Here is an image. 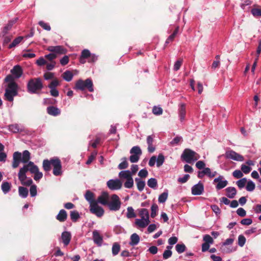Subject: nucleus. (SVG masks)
Returning a JSON list of instances; mask_svg holds the SVG:
<instances>
[{
	"label": "nucleus",
	"mask_w": 261,
	"mask_h": 261,
	"mask_svg": "<svg viewBox=\"0 0 261 261\" xmlns=\"http://www.w3.org/2000/svg\"><path fill=\"white\" fill-rule=\"evenodd\" d=\"M98 202L108 206L111 211H117L121 206V201L119 197L116 194L111 196L107 192H103L98 197Z\"/></svg>",
	"instance_id": "1"
},
{
	"label": "nucleus",
	"mask_w": 261,
	"mask_h": 261,
	"mask_svg": "<svg viewBox=\"0 0 261 261\" xmlns=\"http://www.w3.org/2000/svg\"><path fill=\"white\" fill-rule=\"evenodd\" d=\"M51 166L53 167V173L54 175L60 176L62 174L61 162L58 158H55L50 160H43L42 166L45 171H49L51 169Z\"/></svg>",
	"instance_id": "2"
},
{
	"label": "nucleus",
	"mask_w": 261,
	"mask_h": 261,
	"mask_svg": "<svg viewBox=\"0 0 261 261\" xmlns=\"http://www.w3.org/2000/svg\"><path fill=\"white\" fill-rule=\"evenodd\" d=\"M17 93L18 85L17 84L12 83L8 84L4 94L5 99L9 101H13L14 97L16 96Z\"/></svg>",
	"instance_id": "3"
},
{
	"label": "nucleus",
	"mask_w": 261,
	"mask_h": 261,
	"mask_svg": "<svg viewBox=\"0 0 261 261\" xmlns=\"http://www.w3.org/2000/svg\"><path fill=\"white\" fill-rule=\"evenodd\" d=\"M181 158L188 163H192L200 158V155L190 149H185L181 154Z\"/></svg>",
	"instance_id": "4"
},
{
	"label": "nucleus",
	"mask_w": 261,
	"mask_h": 261,
	"mask_svg": "<svg viewBox=\"0 0 261 261\" xmlns=\"http://www.w3.org/2000/svg\"><path fill=\"white\" fill-rule=\"evenodd\" d=\"M133 175L129 170H123L119 173V177L121 180L125 179L124 186L126 188L130 189L134 186Z\"/></svg>",
	"instance_id": "5"
},
{
	"label": "nucleus",
	"mask_w": 261,
	"mask_h": 261,
	"mask_svg": "<svg viewBox=\"0 0 261 261\" xmlns=\"http://www.w3.org/2000/svg\"><path fill=\"white\" fill-rule=\"evenodd\" d=\"M43 87L42 81L40 78L31 79L27 85L28 90L30 93H35Z\"/></svg>",
	"instance_id": "6"
},
{
	"label": "nucleus",
	"mask_w": 261,
	"mask_h": 261,
	"mask_svg": "<svg viewBox=\"0 0 261 261\" xmlns=\"http://www.w3.org/2000/svg\"><path fill=\"white\" fill-rule=\"evenodd\" d=\"M74 89L81 91L88 89L90 92H92L93 91L92 81L90 79H87L85 81L79 80L75 83Z\"/></svg>",
	"instance_id": "7"
},
{
	"label": "nucleus",
	"mask_w": 261,
	"mask_h": 261,
	"mask_svg": "<svg viewBox=\"0 0 261 261\" xmlns=\"http://www.w3.org/2000/svg\"><path fill=\"white\" fill-rule=\"evenodd\" d=\"M224 155L226 159H231L236 161L242 162L244 160V157L242 155L232 150L227 151Z\"/></svg>",
	"instance_id": "8"
},
{
	"label": "nucleus",
	"mask_w": 261,
	"mask_h": 261,
	"mask_svg": "<svg viewBox=\"0 0 261 261\" xmlns=\"http://www.w3.org/2000/svg\"><path fill=\"white\" fill-rule=\"evenodd\" d=\"M108 187L111 190H118L122 186V183L120 179H110L107 182Z\"/></svg>",
	"instance_id": "9"
},
{
	"label": "nucleus",
	"mask_w": 261,
	"mask_h": 261,
	"mask_svg": "<svg viewBox=\"0 0 261 261\" xmlns=\"http://www.w3.org/2000/svg\"><path fill=\"white\" fill-rule=\"evenodd\" d=\"M99 202H97L92 204L90 205V211L91 213L95 215L98 217H101L104 214L103 209L98 205Z\"/></svg>",
	"instance_id": "10"
},
{
	"label": "nucleus",
	"mask_w": 261,
	"mask_h": 261,
	"mask_svg": "<svg viewBox=\"0 0 261 261\" xmlns=\"http://www.w3.org/2000/svg\"><path fill=\"white\" fill-rule=\"evenodd\" d=\"M214 183H217L216 188L217 190H220L225 187L227 184V180L224 179V177L222 175H219L218 177L214 180Z\"/></svg>",
	"instance_id": "11"
},
{
	"label": "nucleus",
	"mask_w": 261,
	"mask_h": 261,
	"mask_svg": "<svg viewBox=\"0 0 261 261\" xmlns=\"http://www.w3.org/2000/svg\"><path fill=\"white\" fill-rule=\"evenodd\" d=\"M92 239L94 243L97 246H101L103 243V237L97 230H94L92 232Z\"/></svg>",
	"instance_id": "12"
},
{
	"label": "nucleus",
	"mask_w": 261,
	"mask_h": 261,
	"mask_svg": "<svg viewBox=\"0 0 261 261\" xmlns=\"http://www.w3.org/2000/svg\"><path fill=\"white\" fill-rule=\"evenodd\" d=\"M203 191V185L200 182L192 188V194L194 195H200L202 194Z\"/></svg>",
	"instance_id": "13"
},
{
	"label": "nucleus",
	"mask_w": 261,
	"mask_h": 261,
	"mask_svg": "<svg viewBox=\"0 0 261 261\" xmlns=\"http://www.w3.org/2000/svg\"><path fill=\"white\" fill-rule=\"evenodd\" d=\"M47 50L50 52L59 54H64L66 53L67 50L62 46H50L48 47Z\"/></svg>",
	"instance_id": "14"
},
{
	"label": "nucleus",
	"mask_w": 261,
	"mask_h": 261,
	"mask_svg": "<svg viewBox=\"0 0 261 261\" xmlns=\"http://www.w3.org/2000/svg\"><path fill=\"white\" fill-rule=\"evenodd\" d=\"M234 241V239L232 238H229L226 240V241L223 243V245L221 248V249L223 252L224 253H230L234 251L232 249L227 248L226 245H231Z\"/></svg>",
	"instance_id": "15"
},
{
	"label": "nucleus",
	"mask_w": 261,
	"mask_h": 261,
	"mask_svg": "<svg viewBox=\"0 0 261 261\" xmlns=\"http://www.w3.org/2000/svg\"><path fill=\"white\" fill-rule=\"evenodd\" d=\"M23 167L27 171H29L32 174L35 173L39 170L38 167L31 161L29 162L28 163Z\"/></svg>",
	"instance_id": "16"
},
{
	"label": "nucleus",
	"mask_w": 261,
	"mask_h": 261,
	"mask_svg": "<svg viewBox=\"0 0 261 261\" xmlns=\"http://www.w3.org/2000/svg\"><path fill=\"white\" fill-rule=\"evenodd\" d=\"M11 72L15 78H19L22 74V70L20 66L16 65L11 70Z\"/></svg>",
	"instance_id": "17"
},
{
	"label": "nucleus",
	"mask_w": 261,
	"mask_h": 261,
	"mask_svg": "<svg viewBox=\"0 0 261 261\" xmlns=\"http://www.w3.org/2000/svg\"><path fill=\"white\" fill-rule=\"evenodd\" d=\"M85 197L89 202L90 205L97 202V200H95L94 199V194L90 191H87L85 195Z\"/></svg>",
	"instance_id": "18"
},
{
	"label": "nucleus",
	"mask_w": 261,
	"mask_h": 261,
	"mask_svg": "<svg viewBox=\"0 0 261 261\" xmlns=\"http://www.w3.org/2000/svg\"><path fill=\"white\" fill-rule=\"evenodd\" d=\"M71 234L68 231H64L61 235V239L65 246H67L70 243L71 240Z\"/></svg>",
	"instance_id": "19"
},
{
	"label": "nucleus",
	"mask_w": 261,
	"mask_h": 261,
	"mask_svg": "<svg viewBox=\"0 0 261 261\" xmlns=\"http://www.w3.org/2000/svg\"><path fill=\"white\" fill-rule=\"evenodd\" d=\"M150 223L149 220H146L145 219H136L135 220V224L139 227L145 228Z\"/></svg>",
	"instance_id": "20"
},
{
	"label": "nucleus",
	"mask_w": 261,
	"mask_h": 261,
	"mask_svg": "<svg viewBox=\"0 0 261 261\" xmlns=\"http://www.w3.org/2000/svg\"><path fill=\"white\" fill-rule=\"evenodd\" d=\"M67 218V214L66 212L63 209L60 210L59 214L56 216V219L61 222L65 221Z\"/></svg>",
	"instance_id": "21"
},
{
	"label": "nucleus",
	"mask_w": 261,
	"mask_h": 261,
	"mask_svg": "<svg viewBox=\"0 0 261 261\" xmlns=\"http://www.w3.org/2000/svg\"><path fill=\"white\" fill-rule=\"evenodd\" d=\"M90 52L88 49H84L80 59V62L82 64H84L86 63V59L89 58V56H90Z\"/></svg>",
	"instance_id": "22"
},
{
	"label": "nucleus",
	"mask_w": 261,
	"mask_h": 261,
	"mask_svg": "<svg viewBox=\"0 0 261 261\" xmlns=\"http://www.w3.org/2000/svg\"><path fill=\"white\" fill-rule=\"evenodd\" d=\"M16 21L17 18H15L14 19L10 21L8 23L4 28L2 31V34L4 35V36L5 35H7L8 31L11 29L13 25L16 22Z\"/></svg>",
	"instance_id": "23"
},
{
	"label": "nucleus",
	"mask_w": 261,
	"mask_h": 261,
	"mask_svg": "<svg viewBox=\"0 0 261 261\" xmlns=\"http://www.w3.org/2000/svg\"><path fill=\"white\" fill-rule=\"evenodd\" d=\"M26 171L25 169L23 167L21 168L19 170V172L18 173V178L21 182V184H22V182L27 179L28 178L26 176Z\"/></svg>",
	"instance_id": "24"
},
{
	"label": "nucleus",
	"mask_w": 261,
	"mask_h": 261,
	"mask_svg": "<svg viewBox=\"0 0 261 261\" xmlns=\"http://www.w3.org/2000/svg\"><path fill=\"white\" fill-rule=\"evenodd\" d=\"M226 195L229 198H233L237 194V190L234 187H228L226 189Z\"/></svg>",
	"instance_id": "25"
},
{
	"label": "nucleus",
	"mask_w": 261,
	"mask_h": 261,
	"mask_svg": "<svg viewBox=\"0 0 261 261\" xmlns=\"http://www.w3.org/2000/svg\"><path fill=\"white\" fill-rule=\"evenodd\" d=\"M140 241L139 236L136 233L132 234L130 236V241L129 245L131 246H135L137 245Z\"/></svg>",
	"instance_id": "26"
},
{
	"label": "nucleus",
	"mask_w": 261,
	"mask_h": 261,
	"mask_svg": "<svg viewBox=\"0 0 261 261\" xmlns=\"http://www.w3.org/2000/svg\"><path fill=\"white\" fill-rule=\"evenodd\" d=\"M47 113L53 116H57L60 114V110L54 107H49L47 109Z\"/></svg>",
	"instance_id": "27"
},
{
	"label": "nucleus",
	"mask_w": 261,
	"mask_h": 261,
	"mask_svg": "<svg viewBox=\"0 0 261 261\" xmlns=\"http://www.w3.org/2000/svg\"><path fill=\"white\" fill-rule=\"evenodd\" d=\"M186 107L184 104H181L180 108L179 109V117L181 121H182L185 120V116H186Z\"/></svg>",
	"instance_id": "28"
},
{
	"label": "nucleus",
	"mask_w": 261,
	"mask_h": 261,
	"mask_svg": "<svg viewBox=\"0 0 261 261\" xmlns=\"http://www.w3.org/2000/svg\"><path fill=\"white\" fill-rule=\"evenodd\" d=\"M135 181L136 182L138 190L140 192L144 190L145 186V181L142 180L140 178H136Z\"/></svg>",
	"instance_id": "29"
},
{
	"label": "nucleus",
	"mask_w": 261,
	"mask_h": 261,
	"mask_svg": "<svg viewBox=\"0 0 261 261\" xmlns=\"http://www.w3.org/2000/svg\"><path fill=\"white\" fill-rule=\"evenodd\" d=\"M1 188L3 192L6 194L10 191L11 184L8 181H4L1 185Z\"/></svg>",
	"instance_id": "30"
},
{
	"label": "nucleus",
	"mask_w": 261,
	"mask_h": 261,
	"mask_svg": "<svg viewBox=\"0 0 261 261\" xmlns=\"http://www.w3.org/2000/svg\"><path fill=\"white\" fill-rule=\"evenodd\" d=\"M139 215L141 219L149 220V212L146 208H141L139 210Z\"/></svg>",
	"instance_id": "31"
},
{
	"label": "nucleus",
	"mask_w": 261,
	"mask_h": 261,
	"mask_svg": "<svg viewBox=\"0 0 261 261\" xmlns=\"http://www.w3.org/2000/svg\"><path fill=\"white\" fill-rule=\"evenodd\" d=\"M19 195L22 198H26L28 195V190L26 188L19 187L18 188Z\"/></svg>",
	"instance_id": "32"
},
{
	"label": "nucleus",
	"mask_w": 261,
	"mask_h": 261,
	"mask_svg": "<svg viewBox=\"0 0 261 261\" xmlns=\"http://www.w3.org/2000/svg\"><path fill=\"white\" fill-rule=\"evenodd\" d=\"M120 250V245L117 242L113 243L112 248V254L115 256L118 254Z\"/></svg>",
	"instance_id": "33"
},
{
	"label": "nucleus",
	"mask_w": 261,
	"mask_h": 261,
	"mask_svg": "<svg viewBox=\"0 0 261 261\" xmlns=\"http://www.w3.org/2000/svg\"><path fill=\"white\" fill-rule=\"evenodd\" d=\"M8 129L10 132L13 133H17L19 131L21 130L19 125L17 124H13L9 125L8 126Z\"/></svg>",
	"instance_id": "34"
},
{
	"label": "nucleus",
	"mask_w": 261,
	"mask_h": 261,
	"mask_svg": "<svg viewBox=\"0 0 261 261\" xmlns=\"http://www.w3.org/2000/svg\"><path fill=\"white\" fill-rule=\"evenodd\" d=\"M73 75L72 73L68 70L66 71L62 74L63 78L67 82H70L72 80Z\"/></svg>",
	"instance_id": "35"
},
{
	"label": "nucleus",
	"mask_w": 261,
	"mask_h": 261,
	"mask_svg": "<svg viewBox=\"0 0 261 261\" xmlns=\"http://www.w3.org/2000/svg\"><path fill=\"white\" fill-rule=\"evenodd\" d=\"M30 159V153L28 150H24L22 153L21 161L23 163H27Z\"/></svg>",
	"instance_id": "36"
},
{
	"label": "nucleus",
	"mask_w": 261,
	"mask_h": 261,
	"mask_svg": "<svg viewBox=\"0 0 261 261\" xmlns=\"http://www.w3.org/2000/svg\"><path fill=\"white\" fill-rule=\"evenodd\" d=\"M203 170L204 172L205 175H207L208 177L211 178L215 176L217 174V172L216 171L212 172L211 169L207 167H205Z\"/></svg>",
	"instance_id": "37"
},
{
	"label": "nucleus",
	"mask_w": 261,
	"mask_h": 261,
	"mask_svg": "<svg viewBox=\"0 0 261 261\" xmlns=\"http://www.w3.org/2000/svg\"><path fill=\"white\" fill-rule=\"evenodd\" d=\"M126 217L127 218H132L136 217V215L134 212V210L131 206H129L127 208Z\"/></svg>",
	"instance_id": "38"
},
{
	"label": "nucleus",
	"mask_w": 261,
	"mask_h": 261,
	"mask_svg": "<svg viewBox=\"0 0 261 261\" xmlns=\"http://www.w3.org/2000/svg\"><path fill=\"white\" fill-rule=\"evenodd\" d=\"M23 37L22 36L18 37L17 38H15L12 42V43H11L9 46V48H11L12 47H14L19 44L21 41L23 40Z\"/></svg>",
	"instance_id": "39"
},
{
	"label": "nucleus",
	"mask_w": 261,
	"mask_h": 261,
	"mask_svg": "<svg viewBox=\"0 0 261 261\" xmlns=\"http://www.w3.org/2000/svg\"><path fill=\"white\" fill-rule=\"evenodd\" d=\"M131 154H136L140 156L142 154V150L140 147L138 146H134L130 150Z\"/></svg>",
	"instance_id": "40"
},
{
	"label": "nucleus",
	"mask_w": 261,
	"mask_h": 261,
	"mask_svg": "<svg viewBox=\"0 0 261 261\" xmlns=\"http://www.w3.org/2000/svg\"><path fill=\"white\" fill-rule=\"evenodd\" d=\"M147 185L151 188H155L157 186V181L154 178H151L147 181Z\"/></svg>",
	"instance_id": "41"
},
{
	"label": "nucleus",
	"mask_w": 261,
	"mask_h": 261,
	"mask_svg": "<svg viewBox=\"0 0 261 261\" xmlns=\"http://www.w3.org/2000/svg\"><path fill=\"white\" fill-rule=\"evenodd\" d=\"M70 215L71 219L74 222L76 221L77 220L80 218V215L78 212L76 211H71Z\"/></svg>",
	"instance_id": "42"
},
{
	"label": "nucleus",
	"mask_w": 261,
	"mask_h": 261,
	"mask_svg": "<svg viewBox=\"0 0 261 261\" xmlns=\"http://www.w3.org/2000/svg\"><path fill=\"white\" fill-rule=\"evenodd\" d=\"M165 161V158L162 154H160L156 158V166L159 167L163 165Z\"/></svg>",
	"instance_id": "43"
},
{
	"label": "nucleus",
	"mask_w": 261,
	"mask_h": 261,
	"mask_svg": "<svg viewBox=\"0 0 261 261\" xmlns=\"http://www.w3.org/2000/svg\"><path fill=\"white\" fill-rule=\"evenodd\" d=\"M151 217L154 218L158 211V206L156 204H153L151 207Z\"/></svg>",
	"instance_id": "44"
},
{
	"label": "nucleus",
	"mask_w": 261,
	"mask_h": 261,
	"mask_svg": "<svg viewBox=\"0 0 261 261\" xmlns=\"http://www.w3.org/2000/svg\"><path fill=\"white\" fill-rule=\"evenodd\" d=\"M168 192H165L162 193L159 197V202L160 203L165 202L168 198Z\"/></svg>",
	"instance_id": "45"
},
{
	"label": "nucleus",
	"mask_w": 261,
	"mask_h": 261,
	"mask_svg": "<svg viewBox=\"0 0 261 261\" xmlns=\"http://www.w3.org/2000/svg\"><path fill=\"white\" fill-rule=\"evenodd\" d=\"M247 183V179L243 178L237 181V185L240 189H242Z\"/></svg>",
	"instance_id": "46"
},
{
	"label": "nucleus",
	"mask_w": 261,
	"mask_h": 261,
	"mask_svg": "<svg viewBox=\"0 0 261 261\" xmlns=\"http://www.w3.org/2000/svg\"><path fill=\"white\" fill-rule=\"evenodd\" d=\"M255 187V185L253 181L249 180L247 183L246 188L248 191L251 192L254 190Z\"/></svg>",
	"instance_id": "47"
},
{
	"label": "nucleus",
	"mask_w": 261,
	"mask_h": 261,
	"mask_svg": "<svg viewBox=\"0 0 261 261\" xmlns=\"http://www.w3.org/2000/svg\"><path fill=\"white\" fill-rule=\"evenodd\" d=\"M175 249L178 253H181L185 251L186 246L184 244H178L176 245Z\"/></svg>",
	"instance_id": "48"
},
{
	"label": "nucleus",
	"mask_w": 261,
	"mask_h": 261,
	"mask_svg": "<svg viewBox=\"0 0 261 261\" xmlns=\"http://www.w3.org/2000/svg\"><path fill=\"white\" fill-rule=\"evenodd\" d=\"M251 12L253 16L255 17L261 16V9L253 8L251 10Z\"/></svg>",
	"instance_id": "49"
},
{
	"label": "nucleus",
	"mask_w": 261,
	"mask_h": 261,
	"mask_svg": "<svg viewBox=\"0 0 261 261\" xmlns=\"http://www.w3.org/2000/svg\"><path fill=\"white\" fill-rule=\"evenodd\" d=\"M241 168L242 172L245 174L249 173L252 170V168L251 167H249L245 164H242L241 165Z\"/></svg>",
	"instance_id": "50"
},
{
	"label": "nucleus",
	"mask_w": 261,
	"mask_h": 261,
	"mask_svg": "<svg viewBox=\"0 0 261 261\" xmlns=\"http://www.w3.org/2000/svg\"><path fill=\"white\" fill-rule=\"evenodd\" d=\"M182 141V137L179 136H177L175 137L171 142L170 144L172 146H175L179 144L180 142Z\"/></svg>",
	"instance_id": "51"
},
{
	"label": "nucleus",
	"mask_w": 261,
	"mask_h": 261,
	"mask_svg": "<svg viewBox=\"0 0 261 261\" xmlns=\"http://www.w3.org/2000/svg\"><path fill=\"white\" fill-rule=\"evenodd\" d=\"M152 113L155 115H160L163 113V110L161 107L155 106L152 109Z\"/></svg>",
	"instance_id": "52"
},
{
	"label": "nucleus",
	"mask_w": 261,
	"mask_h": 261,
	"mask_svg": "<svg viewBox=\"0 0 261 261\" xmlns=\"http://www.w3.org/2000/svg\"><path fill=\"white\" fill-rule=\"evenodd\" d=\"M30 195L32 197L37 195V186L35 185H31L30 189Z\"/></svg>",
	"instance_id": "53"
},
{
	"label": "nucleus",
	"mask_w": 261,
	"mask_h": 261,
	"mask_svg": "<svg viewBox=\"0 0 261 261\" xmlns=\"http://www.w3.org/2000/svg\"><path fill=\"white\" fill-rule=\"evenodd\" d=\"M204 243L212 244L214 242L213 238L208 234H206L203 237V239Z\"/></svg>",
	"instance_id": "54"
},
{
	"label": "nucleus",
	"mask_w": 261,
	"mask_h": 261,
	"mask_svg": "<svg viewBox=\"0 0 261 261\" xmlns=\"http://www.w3.org/2000/svg\"><path fill=\"white\" fill-rule=\"evenodd\" d=\"M159 227V224L158 223L151 224L148 226V227L147 228V230L149 233H151V232L154 231L156 229V228H158Z\"/></svg>",
	"instance_id": "55"
},
{
	"label": "nucleus",
	"mask_w": 261,
	"mask_h": 261,
	"mask_svg": "<svg viewBox=\"0 0 261 261\" xmlns=\"http://www.w3.org/2000/svg\"><path fill=\"white\" fill-rule=\"evenodd\" d=\"M246 242V239L243 235H240L238 237V245L243 247Z\"/></svg>",
	"instance_id": "56"
},
{
	"label": "nucleus",
	"mask_w": 261,
	"mask_h": 261,
	"mask_svg": "<svg viewBox=\"0 0 261 261\" xmlns=\"http://www.w3.org/2000/svg\"><path fill=\"white\" fill-rule=\"evenodd\" d=\"M232 175L236 178H240L243 176L242 171L239 170H236L232 173Z\"/></svg>",
	"instance_id": "57"
},
{
	"label": "nucleus",
	"mask_w": 261,
	"mask_h": 261,
	"mask_svg": "<svg viewBox=\"0 0 261 261\" xmlns=\"http://www.w3.org/2000/svg\"><path fill=\"white\" fill-rule=\"evenodd\" d=\"M148 172L145 169H141L138 173V175L141 178H145L147 176Z\"/></svg>",
	"instance_id": "58"
},
{
	"label": "nucleus",
	"mask_w": 261,
	"mask_h": 261,
	"mask_svg": "<svg viewBox=\"0 0 261 261\" xmlns=\"http://www.w3.org/2000/svg\"><path fill=\"white\" fill-rule=\"evenodd\" d=\"M128 167V163L126 160L125 158H124V161L120 163L118 165V168L119 169H124Z\"/></svg>",
	"instance_id": "59"
},
{
	"label": "nucleus",
	"mask_w": 261,
	"mask_h": 261,
	"mask_svg": "<svg viewBox=\"0 0 261 261\" xmlns=\"http://www.w3.org/2000/svg\"><path fill=\"white\" fill-rule=\"evenodd\" d=\"M13 160L20 161L21 160V154L20 152L16 151L13 153Z\"/></svg>",
	"instance_id": "60"
},
{
	"label": "nucleus",
	"mask_w": 261,
	"mask_h": 261,
	"mask_svg": "<svg viewBox=\"0 0 261 261\" xmlns=\"http://www.w3.org/2000/svg\"><path fill=\"white\" fill-rule=\"evenodd\" d=\"M195 165L198 169H203L205 168V164L202 161H199L196 163Z\"/></svg>",
	"instance_id": "61"
},
{
	"label": "nucleus",
	"mask_w": 261,
	"mask_h": 261,
	"mask_svg": "<svg viewBox=\"0 0 261 261\" xmlns=\"http://www.w3.org/2000/svg\"><path fill=\"white\" fill-rule=\"evenodd\" d=\"M140 156L138 155L132 154L130 156L129 160L131 163H136L139 161Z\"/></svg>",
	"instance_id": "62"
},
{
	"label": "nucleus",
	"mask_w": 261,
	"mask_h": 261,
	"mask_svg": "<svg viewBox=\"0 0 261 261\" xmlns=\"http://www.w3.org/2000/svg\"><path fill=\"white\" fill-rule=\"evenodd\" d=\"M172 254V252L171 250H166L163 254V257L164 259H166L171 257Z\"/></svg>",
	"instance_id": "63"
},
{
	"label": "nucleus",
	"mask_w": 261,
	"mask_h": 261,
	"mask_svg": "<svg viewBox=\"0 0 261 261\" xmlns=\"http://www.w3.org/2000/svg\"><path fill=\"white\" fill-rule=\"evenodd\" d=\"M43 177V174L41 172H40L39 170H38L37 172H36L35 173H34V179L36 181H38L40 180L41 178H42Z\"/></svg>",
	"instance_id": "64"
}]
</instances>
